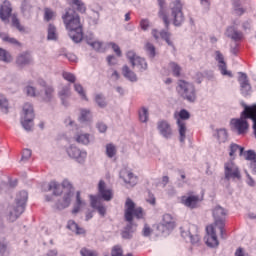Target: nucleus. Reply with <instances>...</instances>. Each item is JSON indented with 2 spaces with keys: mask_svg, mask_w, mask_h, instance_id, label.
Masks as SVG:
<instances>
[{
  "mask_svg": "<svg viewBox=\"0 0 256 256\" xmlns=\"http://www.w3.org/2000/svg\"><path fill=\"white\" fill-rule=\"evenodd\" d=\"M62 19L70 39H72L74 43H81V41H83V25L81 24L79 14L69 8L62 16Z\"/></svg>",
  "mask_w": 256,
  "mask_h": 256,
  "instance_id": "f257e3e1",
  "label": "nucleus"
},
{
  "mask_svg": "<svg viewBox=\"0 0 256 256\" xmlns=\"http://www.w3.org/2000/svg\"><path fill=\"white\" fill-rule=\"evenodd\" d=\"M29 199L27 191H20L16 196V202L7 207L6 218L10 223H15L25 212V205Z\"/></svg>",
  "mask_w": 256,
  "mask_h": 256,
  "instance_id": "f03ea898",
  "label": "nucleus"
},
{
  "mask_svg": "<svg viewBox=\"0 0 256 256\" xmlns=\"http://www.w3.org/2000/svg\"><path fill=\"white\" fill-rule=\"evenodd\" d=\"M176 92L179 97L188 101V103H195V101H197V90L195 89V85L191 82L178 80Z\"/></svg>",
  "mask_w": 256,
  "mask_h": 256,
  "instance_id": "7ed1b4c3",
  "label": "nucleus"
},
{
  "mask_svg": "<svg viewBox=\"0 0 256 256\" xmlns=\"http://www.w3.org/2000/svg\"><path fill=\"white\" fill-rule=\"evenodd\" d=\"M191 114L189 111L182 109L180 111H176L174 113V119L176 121V125L178 127L179 133V141L180 143H185V139L187 138V122L190 119Z\"/></svg>",
  "mask_w": 256,
  "mask_h": 256,
  "instance_id": "20e7f679",
  "label": "nucleus"
},
{
  "mask_svg": "<svg viewBox=\"0 0 256 256\" xmlns=\"http://www.w3.org/2000/svg\"><path fill=\"white\" fill-rule=\"evenodd\" d=\"M181 237L186 241H190L192 245H199L201 243V234H199V227L194 224H186L180 227Z\"/></svg>",
  "mask_w": 256,
  "mask_h": 256,
  "instance_id": "39448f33",
  "label": "nucleus"
},
{
  "mask_svg": "<svg viewBox=\"0 0 256 256\" xmlns=\"http://www.w3.org/2000/svg\"><path fill=\"white\" fill-rule=\"evenodd\" d=\"M34 119L35 110L33 109V104L25 103L20 116V123L25 131H32Z\"/></svg>",
  "mask_w": 256,
  "mask_h": 256,
  "instance_id": "423d86ee",
  "label": "nucleus"
},
{
  "mask_svg": "<svg viewBox=\"0 0 256 256\" xmlns=\"http://www.w3.org/2000/svg\"><path fill=\"white\" fill-rule=\"evenodd\" d=\"M124 217L128 223H133V217H136V219H143V217H145V212L141 207L135 208V202H133L131 198H127L124 205Z\"/></svg>",
  "mask_w": 256,
  "mask_h": 256,
  "instance_id": "0eeeda50",
  "label": "nucleus"
},
{
  "mask_svg": "<svg viewBox=\"0 0 256 256\" xmlns=\"http://www.w3.org/2000/svg\"><path fill=\"white\" fill-rule=\"evenodd\" d=\"M170 11L173 25H175V27H181L185 21V16L183 15V3L181 0H175L171 2Z\"/></svg>",
  "mask_w": 256,
  "mask_h": 256,
  "instance_id": "6e6552de",
  "label": "nucleus"
},
{
  "mask_svg": "<svg viewBox=\"0 0 256 256\" xmlns=\"http://www.w3.org/2000/svg\"><path fill=\"white\" fill-rule=\"evenodd\" d=\"M66 153L70 159H73V161L79 163V165H85L87 161V150L71 144L66 147Z\"/></svg>",
  "mask_w": 256,
  "mask_h": 256,
  "instance_id": "1a4fd4ad",
  "label": "nucleus"
},
{
  "mask_svg": "<svg viewBox=\"0 0 256 256\" xmlns=\"http://www.w3.org/2000/svg\"><path fill=\"white\" fill-rule=\"evenodd\" d=\"M126 57L129 63L132 65V67L138 69L140 73L147 71V60H145V58L143 57L138 56L134 50H128L126 52Z\"/></svg>",
  "mask_w": 256,
  "mask_h": 256,
  "instance_id": "9d476101",
  "label": "nucleus"
},
{
  "mask_svg": "<svg viewBox=\"0 0 256 256\" xmlns=\"http://www.w3.org/2000/svg\"><path fill=\"white\" fill-rule=\"evenodd\" d=\"M36 84L38 87L43 89L41 90L42 95L39 96L40 99H42V101L45 103H51V101H53V97H55V88H53L52 85H48L47 82L42 78H39Z\"/></svg>",
  "mask_w": 256,
  "mask_h": 256,
  "instance_id": "9b49d317",
  "label": "nucleus"
},
{
  "mask_svg": "<svg viewBox=\"0 0 256 256\" xmlns=\"http://www.w3.org/2000/svg\"><path fill=\"white\" fill-rule=\"evenodd\" d=\"M224 175L227 181H231L233 179H241V171L239 170V166L233 162V160H229L224 164Z\"/></svg>",
  "mask_w": 256,
  "mask_h": 256,
  "instance_id": "f8f14e48",
  "label": "nucleus"
},
{
  "mask_svg": "<svg viewBox=\"0 0 256 256\" xmlns=\"http://www.w3.org/2000/svg\"><path fill=\"white\" fill-rule=\"evenodd\" d=\"M63 189H67V191H72L73 184L67 179H64L60 184L57 181H52L48 185V191H53V195L59 197V195H63Z\"/></svg>",
  "mask_w": 256,
  "mask_h": 256,
  "instance_id": "ddd939ff",
  "label": "nucleus"
},
{
  "mask_svg": "<svg viewBox=\"0 0 256 256\" xmlns=\"http://www.w3.org/2000/svg\"><path fill=\"white\" fill-rule=\"evenodd\" d=\"M175 229V219L171 214H164L162 221L158 225V231L163 233V235H169L171 231Z\"/></svg>",
  "mask_w": 256,
  "mask_h": 256,
  "instance_id": "4468645a",
  "label": "nucleus"
},
{
  "mask_svg": "<svg viewBox=\"0 0 256 256\" xmlns=\"http://www.w3.org/2000/svg\"><path fill=\"white\" fill-rule=\"evenodd\" d=\"M157 129L159 135H161L163 139H173V136L175 135V132L173 131V126H171V123L167 120H159L157 122Z\"/></svg>",
  "mask_w": 256,
  "mask_h": 256,
  "instance_id": "2eb2a0df",
  "label": "nucleus"
},
{
  "mask_svg": "<svg viewBox=\"0 0 256 256\" xmlns=\"http://www.w3.org/2000/svg\"><path fill=\"white\" fill-rule=\"evenodd\" d=\"M180 202L188 209H197L199 207V203H201V198L197 194H193V192H189L187 195L181 197Z\"/></svg>",
  "mask_w": 256,
  "mask_h": 256,
  "instance_id": "dca6fc26",
  "label": "nucleus"
},
{
  "mask_svg": "<svg viewBox=\"0 0 256 256\" xmlns=\"http://www.w3.org/2000/svg\"><path fill=\"white\" fill-rule=\"evenodd\" d=\"M206 245L215 249V247H219V239H217V232H215L214 225H208L206 227Z\"/></svg>",
  "mask_w": 256,
  "mask_h": 256,
  "instance_id": "f3484780",
  "label": "nucleus"
},
{
  "mask_svg": "<svg viewBox=\"0 0 256 256\" xmlns=\"http://www.w3.org/2000/svg\"><path fill=\"white\" fill-rule=\"evenodd\" d=\"M238 75L241 94L243 97H248V95H251V84L249 83V78L247 77V74L243 72H239Z\"/></svg>",
  "mask_w": 256,
  "mask_h": 256,
  "instance_id": "a211bd4d",
  "label": "nucleus"
},
{
  "mask_svg": "<svg viewBox=\"0 0 256 256\" xmlns=\"http://www.w3.org/2000/svg\"><path fill=\"white\" fill-rule=\"evenodd\" d=\"M212 215L215 220V225L223 227L225 225V218L227 217V210L221 206H215L212 210Z\"/></svg>",
  "mask_w": 256,
  "mask_h": 256,
  "instance_id": "6ab92c4d",
  "label": "nucleus"
},
{
  "mask_svg": "<svg viewBox=\"0 0 256 256\" xmlns=\"http://www.w3.org/2000/svg\"><path fill=\"white\" fill-rule=\"evenodd\" d=\"M215 60L218 63V69L224 77H233V73L229 70H227V63H225V57L222 55L221 52L216 51L215 52Z\"/></svg>",
  "mask_w": 256,
  "mask_h": 256,
  "instance_id": "aec40b11",
  "label": "nucleus"
},
{
  "mask_svg": "<svg viewBox=\"0 0 256 256\" xmlns=\"http://www.w3.org/2000/svg\"><path fill=\"white\" fill-rule=\"evenodd\" d=\"M72 199H73V192L71 190L65 192L62 199L56 202L55 209H58V211H63V209H67V207L71 205Z\"/></svg>",
  "mask_w": 256,
  "mask_h": 256,
  "instance_id": "412c9836",
  "label": "nucleus"
},
{
  "mask_svg": "<svg viewBox=\"0 0 256 256\" xmlns=\"http://www.w3.org/2000/svg\"><path fill=\"white\" fill-rule=\"evenodd\" d=\"M58 97L64 107H69V99H71V86H62L58 91Z\"/></svg>",
  "mask_w": 256,
  "mask_h": 256,
  "instance_id": "4be33fe9",
  "label": "nucleus"
},
{
  "mask_svg": "<svg viewBox=\"0 0 256 256\" xmlns=\"http://www.w3.org/2000/svg\"><path fill=\"white\" fill-rule=\"evenodd\" d=\"M151 35L156 41H159V39H163L164 41H166L169 47H174L173 41H171V33H169L168 31H159L157 29H152Z\"/></svg>",
  "mask_w": 256,
  "mask_h": 256,
  "instance_id": "5701e85b",
  "label": "nucleus"
},
{
  "mask_svg": "<svg viewBox=\"0 0 256 256\" xmlns=\"http://www.w3.org/2000/svg\"><path fill=\"white\" fill-rule=\"evenodd\" d=\"M98 193L104 201H111L113 199V190L107 188L105 181L100 180L98 184Z\"/></svg>",
  "mask_w": 256,
  "mask_h": 256,
  "instance_id": "b1692460",
  "label": "nucleus"
},
{
  "mask_svg": "<svg viewBox=\"0 0 256 256\" xmlns=\"http://www.w3.org/2000/svg\"><path fill=\"white\" fill-rule=\"evenodd\" d=\"M90 205L92 209H96L101 217H105L107 214V208L101 204L99 197L90 195Z\"/></svg>",
  "mask_w": 256,
  "mask_h": 256,
  "instance_id": "393cba45",
  "label": "nucleus"
},
{
  "mask_svg": "<svg viewBox=\"0 0 256 256\" xmlns=\"http://www.w3.org/2000/svg\"><path fill=\"white\" fill-rule=\"evenodd\" d=\"M120 178L123 179L124 183L131 187H135V185H137V176L133 175V172L130 170L122 169L120 171Z\"/></svg>",
  "mask_w": 256,
  "mask_h": 256,
  "instance_id": "a878e982",
  "label": "nucleus"
},
{
  "mask_svg": "<svg viewBox=\"0 0 256 256\" xmlns=\"http://www.w3.org/2000/svg\"><path fill=\"white\" fill-rule=\"evenodd\" d=\"M13 8L11 7V2L5 0L3 4L0 6V19L7 23L9 21V17H11V13Z\"/></svg>",
  "mask_w": 256,
  "mask_h": 256,
  "instance_id": "bb28decb",
  "label": "nucleus"
},
{
  "mask_svg": "<svg viewBox=\"0 0 256 256\" xmlns=\"http://www.w3.org/2000/svg\"><path fill=\"white\" fill-rule=\"evenodd\" d=\"M159 12L158 17L163 20L165 27H169V16H167V6L165 5V0H158Z\"/></svg>",
  "mask_w": 256,
  "mask_h": 256,
  "instance_id": "cd10ccee",
  "label": "nucleus"
},
{
  "mask_svg": "<svg viewBox=\"0 0 256 256\" xmlns=\"http://www.w3.org/2000/svg\"><path fill=\"white\" fill-rule=\"evenodd\" d=\"M33 63V57L29 52H23L16 58V64L19 67H25L26 65H31Z\"/></svg>",
  "mask_w": 256,
  "mask_h": 256,
  "instance_id": "c85d7f7f",
  "label": "nucleus"
},
{
  "mask_svg": "<svg viewBox=\"0 0 256 256\" xmlns=\"http://www.w3.org/2000/svg\"><path fill=\"white\" fill-rule=\"evenodd\" d=\"M226 37H229V39H232V41H241L243 39V33L241 31H238L235 26H229L226 29L225 32Z\"/></svg>",
  "mask_w": 256,
  "mask_h": 256,
  "instance_id": "c756f323",
  "label": "nucleus"
},
{
  "mask_svg": "<svg viewBox=\"0 0 256 256\" xmlns=\"http://www.w3.org/2000/svg\"><path fill=\"white\" fill-rule=\"evenodd\" d=\"M74 141L76 143H79V145H89L91 141H93V136L89 133H76L74 135Z\"/></svg>",
  "mask_w": 256,
  "mask_h": 256,
  "instance_id": "7c9ffc66",
  "label": "nucleus"
},
{
  "mask_svg": "<svg viewBox=\"0 0 256 256\" xmlns=\"http://www.w3.org/2000/svg\"><path fill=\"white\" fill-rule=\"evenodd\" d=\"M86 42L90 47L95 49V51H98L99 53H103L107 47L104 46L103 42L94 40L93 35L86 36Z\"/></svg>",
  "mask_w": 256,
  "mask_h": 256,
  "instance_id": "2f4dec72",
  "label": "nucleus"
},
{
  "mask_svg": "<svg viewBox=\"0 0 256 256\" xmlns=\"http://www.w3.org/2000/svg\"><path fill=\"white\" fill-rule=\"evenodd\" d=\"M122 75L125 77V79H127V81H130L131 83H137L138 81L137 74L127 65L122 67Z\"/></svg>",
  "mask_w": 256,
  "mask_h": 256,
  "instance_id": "473e14b6",
  "label": "nucleus"
},
{
  "mask_svg": "<svg viewBox=\"0 0 256 256\" xmlns=\"http://www.w3.org/2000/svg\"><path fill=\"white\" fill-rule=\"evenodd\" d=\"M85 205L87 204L81 199V192H76V202L74 203L72 214L77 215V213H79V211H81Z\"/></svg>",
  "mask_w": 256,
  "mask_h": 256,
  "instance_id": "72a5a7b5",
  "label": "nucleus"
},
{
  "mask_svg": "<svg viewBox=\"0 0 256 256\" xmlns=\"http://www.w3.org/2000/svg\"><path fill=\"white\" fill-rule=\"evenodd\" d=\"M24 92L26 93V95L28 97H39L40 95H43V91L42 90H37L35 88V86H33L32 83H28L25 88H24Z\"/></svg>",
  "mask_w": 256,
  "mask_h": 256,
  "instance_id": "f704fd0d",
  "label": "nucleus"
},
{
  "mask_svg": "<svg viewBox=\"0 0 256 256\" xmlns=\"http://www.w3.org/2000/svg\"><path fill=\"white\" fill-rule=\"evenodd\" d=\"M21 12L24 17H31L33 13V4L29 0H23L21 3Z\"/></svg>",
  "mask_w": 256,
  "mask_h": 256,
  "instance_id": "c9c22d12",
  "label": "nucleus"
},
{
  "mask_svg": "<svg viewBox=\"0 0 256 256\" xmlns=\"http://www.w3.org/2000/svg\"><path fill=\"white\" fill-rule=\"evenodd\" d=\"M92 119H93V115L91 114V110L89 109L80 110V116L78 118V121H80L81 123H90Z\"/></svg>",
  "mask_w": 256,
  "mask_h": 256,
  "instance_id": "e433bc0d",
  "label": "nucleus"
},
{
  "mask_svg": "<svg viewBox=\"0 0 256 256\" xmlns=\"http://www.w3.org/2000/svg\"><path fill=\"white\" fill-rule=\"evenodd\" d=\"M67 229L76 233V235H83L85 233V229L79 227V224H76L74 220H69L67 223Z\"/></svg>",
  "mask_w": 256,
  "mask_h": 256,
  "instance_id": "4c0bfd02",
  "label": "nucleus"
},
{
  "mask_svg": "<svg viewBox=\"0 0 256 256\" xmlns=\"http://www.w3.org/2000/svg\"><path fill=\"white\" fill-rule=\"evenodd\" d=\"M243 151H245V148H243L235 143H232L230 145L229 155L232 159H235V157L237 156V153H239L240 157H243Z\"/></svg>",
  "mask_w": 256,
  "mask_h": 256,
  "instance_id": "58836bf2",
  "label": "nucleus"
},
{
  "mask_svg": "<svg viewBox=\"0 0 256 256\" xmlns=\"http://www.w3.org/2000/svg\"><path fill=\"white\" fill-rule=\"evenodd\" d=\"M133 233H135V226L133 225V222H129V224L122 231V238L132 239Z\"/></svg>",
  "mask_w": 256,
  "mask_h": 256,
  "instance_id": "ea45409f",
  "label": "nucleus"
},
{
  "mask_svg": "<svg viewBox=\"0 0 256 256\" xmlns=\"http://www.w3.org/2000/svg\"><path fill=\"white\" fill-rule=\"evenodd\" d=\"M0 62L6 64L12 63L13 56L11 55V52L5 50L4 48H0Z\"/></svg>",
  "mask_w": 256,
  "mask_h": 256,
  "instance_id": "a19ab883",
  "label": "nucleus"
},
{
  "mask_svg": "<svg viewBox=\"0 0 256 256\" xmlns=\"http://www.w3.org/2000/svg\"><path fill=\"white\" fill-rule=\"evenodd\" d=\"M74 91H76V93L79 95V97L83 101H88L87 93L85 92V89L83 88V86L81 84L74 83Z\"/></svg>",
  "mask_w": 256,
  "mask_h": 256,
  "instance_id": "79ce46f5",
  "label": "nucleus"
},
{
  "mask_svg": "<svg viewBox=\"0 0 256 256\" xmlns=\"http://www.w3.org/2000/svg\"><path fill=\"white\" fill-rule=\"evenodd\" d=\"M0 111L2 113H9V100H7V97L5 95L0 93Z\"/></svg>",
  "mask_w": 256,
  "mask_h": 256,
  "instance_id": "37998d69",
  "label": "nucleus"
},
{
  "mask_svg": "<svg viewBox=\"0 0 256 256\" xmlns=\"http://www.w3.org/2000/svg\"><path fill=\"white\" fill-rule=\"evenodd\" d=\"M105 47H106V49H109V47H111V49L113 50V52L115 53V55L117 57H123V52L121 51V47H119L117 45V43H115V42H107L105 44Z\"/></svg>",
  "mask_w": 256,
  "mask_h": 256,
  "instance_id": "c03bdc74",
  "label": "nucleus"
},
{
  "mask_svg": "<svg viewBox=\"0 0 256 256\" xmlns=\"http://www.w3.org/2000/svg\"><path fill=\"white\" fill-rule=\"evenodd\" d=\"M48 41H57V28L53 24H49L48 26Z\"/></svg>",
  "mask_w": 256,
  "mask_h": 256,
  "instance_id": "a18cd8bd",
  "label": "nucleus"
},
{
  "mask_svg": "<svg viewBox=\"0 0 256 256\" xmlns=\"http://www.w3.org/2000/svg\"><path fill=\"white\" fill-rule=\"evenodd\" d=\"M106 155L109 159H113L115 155H117V146L113 143H109L106 145Z\"/></svg>",
  "mask_w": 256,
  "mask_h": 256,
  "instance_id": "49530a36",
  "label": "nucleus"
},
{
  "mask_svg": "<svg viewBox=\"0 0 256 256\" xmlns=\"http://www.w3.org/2000/svg\"><path fill=\"white\" fill-rule=\"evenodd\" d=\"M169 69L172 71V74L174 75V77H181V66H179V64H177L176 62H170L168 64Z\"/></svg>",
  "mask_w": 256,
  "mask_h": 256,
  "instance_id": "de8ad7c7",
  "label": "nucleus"
},
{
  "mask_svg": "<svg viewBox=\"0 0 256 256\" xmlns=\"http://www.w3.org/2000/svg\"><path fill=\"white\" fill-rule=\"evenodd\" d=\"M2 41L5 43H10V45H16V47H21V43L17 39L10 37L7 34L0 35Z\"/></svg>",
  "mask_w": 256,
  "mask_h": 256,
  "instance_id": "09e8293b",
  "label": "nucleus"
},
{
  "mask_svg": "<svg viewBox=\"0 0 256 256\" xmlns=\"http://www.w3.org/2000/svg\"><path fill=\"white\" fill-rule=\"evenodd\" d=\"M70 4L75 5L79 13H85V11H87L85 3H83L81 0H71Z\"/></svg>",
  "mask_w": 256,
  "mask_h": 256,
  "instance_id": "8fccbe9b",
  "label": "nucleus"
},
{
  "mask_svg": "<svg viewBox=\"0 0 256 256\" xmlns=\"http://www.w3.org/2000/svg\"><path fill=\"white\" fill-rule=\"evenodd\" d=\"M139 120L141 123H147L149 121V110L146 107H142L139 110Z\"/></svg>",
  "mask_w": 256,
  "mask_h": 256,
  "instance_id": "3c124183",
  "label": "nucleus"
},
{
  "mask_svg": "<svg viewBox=\"0 0 256 256\" xmlns=\"http://www.w3.org/2000/svg\"><path fill=\"white\" fill-rule=\"evenodd\" d=\"M144 49L151 59H154L155 55H157V53L155 52V45L150 42H147L145 44Z\"/></svg>",
  "mask_w": 256,
  "mask_h": 256,
  "instance_id": "603ef678",
  "label": "nucleus"
},
{
  "mask_svg": "<svg viewBox=\"0 0 256 256\" xmlns=\"http://www.w3.org/2000/svg\"><path fill=\"white\" fill-rule=\"evenodd\" d=\"M227 130L224 128H220L217 130V139L219 141V143H225V141H227Z\"/></svg>",
  "mask_w": 256,
  "mask_h": 256,
  "instance_id": "864d4df0",
  "label": "nucleus"
},
{
  "mask_svg": "<svg viewBox=\"0 0 256 256\" xmlns=\"http://www.w3.org/2000/svg\"><path fill=\"white\" fill-rule=\"evenodd\" d=\"M94 99L97 105L102 109L107 107V102H105V96H103V94H95Z\"/></svg>",
  "mask_w": 256,
  "mask_h": 256,
  "instance_id": "5fc2aeb1",
  "label": "nucleus"
},
{
  "mask_svg": "<svg viewBox=\"0 0 256 256\" xmlns=\"http://www.w3.org/2000/svg\"><path fill=\"white\" fill-rule=\"evenodd\" d=\"M56 14L51 8L44 9V20L45 21H53L55 19Z\"/></svg>",
  "mask_w": 256,
  "mask_h": 256,
  "instance_id": "6e6d98bb",
  "label": "nucleus"
},
{
  "mask_svg": "<svg viewBox=\"0 0 256 256\" xmlns=\"http://www.w3.org/2000/svg\"><path fill=\"white\" fill-rule=\"evenodd\" d=\"M242 157H244L246 159V161H250V163H252V161H255V159H256V153L253 150H248L246 152H245V150H243Z\"/></svg>",
  "mask_w": 256,
  "mask_h": 256,
  "instance_id": "4d7b16f0",
  "label": "nucleus"
},
{
  "mask_svg": "<svg viewBox=\"0 0 256 256\" xmlns=\"http://www.w3.org/2000/svg\"><path fill=\"white\" fill-rule=\"evenodd\" d=\"M62 77L65 81H68V83H75V81H77V77L71 72H63Z\"/></svg>",
  "mask_w": 256,
  "mask_h": 256,
  "instance_id": "13d9d810",
  "label": "nucleus"
},
{
  "mask_svg": "<svg viewBox=\"0 0 256 256\" xmlns=\"http://www.w3.org/2000/svg\"><path fill=\"white\" fill-rule=\"evenodd\" d=\"M12 25L13 27H15L16 29H18V31L23 32L25 31V28L23 27V25H21V22H19V19L16 18V16L12 17Z\"/></svg>",
  "mask_w": 256,
  "mask_h": 256,
  "instance_id": "bf43d9fd",
  "label": "nucleus"
},
{
  "mask_svg": "<svg viewBox=\"0 0 256 256\" xmlns=\"http://www.w3.org/2000/svg\"><path fill=\"white\" fill-rule=\"evenodd\" d=\"M199 1L203 11L207 12L211 9V0H199Z\"/></svg>",
  "mask_w": 256,
  "mask_h": 256,
  "instance_id": "052dcab7",
  "label": "nucleus"
},
{
  "mask_svg": "<svg viewBox=\"0 0 256 256\" xmlns=\"http://www.w3.org/2000/svg\"><path fill=\"white\" fill-rule=\"evenodd\" d=\"M112 256H123V249L120 246H114L111 252Z\"/></svg>",
  "mask_w": 256,
  "mask_h": 256,
  "instance_id": "680f3d73",
  "label": "nucleus"
},
{
  "mask_svg": "<svg viewBox=\"0 0 256 256\" xmlns=\"http://www.w3.org/2000/svg\"><path fill=\"white\" fill-rule=\"evenodd\" d=\"M80 255L81 256H97V253H95L94 251H91L87 248H82L80 250Z\"/></svg>",
  "mask_w": 256,
  "mask_h": 256,
  "instance_id": "e2e57ef3",
  "label": "nucleus"
},
{
  "mask_svg": "<svg viewBox=\"0 0 256 256\" xmlns=\"http://www.w3.org/2000/svg\"><path fill=\"white\" fill-rule=\"evenodd\" d=\"M31 158V150L30 149H24L22 152L21 161H27Z\"/></svg>",
  "mask_w": 256,
  "mask_h": 256,
  "instance_id": "0e129e2a",
  "label": "nucleus"
},
{
  "mask_svg": "<svg viewBox=\"0 0 256 256\" xmlns=\"http://www.w3.org/2000/svg\"><path fill=\"white\" fill-rule=\"evenodd\" d=\"M151 233H153V230H151V227H149V225L145 224L142 230V235L144 237H149Z\"/></svg>",
  "mask_w": 256,
  "mask_h": 256,
  "instance_id": "69168bd1",
  "label": "nucleus"
},
{
  "mask_svg": "<svg viewBox=\"0 0 256 256\" xmlns=\"http://www.w3.org/2000/svg\"><path fill=\"white\" fill-rule=\"evenodd\" d=\"M106 59H107L108 65H117L118 63L117 57H115L114 55H109L107 56Z\"/></svg>",
  "mask_w": 256,
  "mask_h": 256,
  "instance_id": "338daca9",
  "label": "nucleus"
},
{
  "mask_svg": "<svg viewBox=\"0 0 256 256\" xmlns=\"http://www.w3.org/2000/svg\"><path fill=\"white\" fill-rule=\"evenodd\" d=\"M96 127L100 133H105L107 131V124L103 122H99Z\"/></svg>",
  "mask_w": 256,
  "mask_h": 256,
  "instance_id": "774afa93",
  "label": "nucleus"
}]
</instances>
